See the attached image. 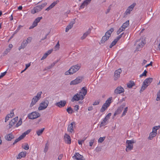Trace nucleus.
Here are the masks:
<instances>
[{
	"instance_id": "1",
	"label": "nucleus",
	"mask_w": 160,
	"mask_h": 160,
	"mask_svg": "<svg viewBox=\"0 0 160 160\" xmlns=\"http://www.w3.org/2000/svg\"><path fill=\"white\" fill-rule=\"evenodd\" d=\"M87 88L85 87H83L81 91L78 93H77L73 96L72 99V101L74 102L75 101H78L79 100H82L87 94Z\"/></svg>"
},
{
	"instance_id": "2",
	"label": "nucleus",
	"mask_w": 160,
	"mask_h": 160,
	"mask_svg": "<svg viewBox=\"0 0 160 160\" xmlns=\"http://www.w3.org/2000/svg\"><path fill=\"white\" fill-rule=\"evenodd\" d=\"M153 79V78H149L145 79L143 82L141 89L140 90V92H142L148 86L150 85Z\"/></svg>"
},
{
	"instance_id": "3",
	"label": "nucleus",
	"mask_w": 160,
	"mask_h": 160,
	"mask_svg": "<svg viewBox=\"0 0 160 160\" xmlns=\"http://www.w3.org/2000/svg\"><path fill=\"white\" fill-rule=\"evenodd\" d=\"M112 97H110L108 98L106 101L102 105L100 109V112H103L109 107L112 102Z\"/></svg>"
},
{
	"instance_id": "4",
	"label": "nucleus",
	"mask_w": 160,
	"mask_h": 160,
	"mask_svg": "<svg viewBox=\"0 0 160 160\" xmlns=\"http://www.w3.org/2000/svg\"><path fill=\"white\" fill-rule=\"evenodd\" d=\"M80 67L78 65H75L71 67L68 71L66 72L65 74L66 75L72 74L77 71L80 68Z\"/></svg>"
},
{
	"instance_id": "5",
	"label": "nucleus",
	"mask_w": 160,
	"mask_h": 160,
	"mask_svg": "<svg viewBox=\"0 0 160 160\" xmlns=\"http://www.w3.org/2000/svg\"><path fill=\"white\" fill-rule=\"evenodd\" d=\"M114 30L113 28H111L108 31L105 33L104 36H103L101 40L102 43H104L105 41L108 40L111 36V34Z\"/></svg>"
},
{
	"instance_id": "6",
	"label": "nucleus",
	"mask_w": 160,
	"mask_h": 160,
	"mask_svg": "<svg viewBox=\"0 0 160 160\" xmlns=\"http://www.w3.org/2000/svg\"><path fill=\"white\" fill-rule=\"evenodd\" d=\"M46 2L42 3L40 5H37L31 10V13L34 14L35 13L40 11L46 5Z\"/></svg>"
},
{
	"instance_id": "7",
	"label": "nucleus",
	"mask_w": 160,
	"mask_h": 160,
	"mask_svg": "<svg viewBox=\"0 0 160 160\" xmlns=\"http://www.w3.org/2000/svg\"><path fill=\"white\" fill-rule=\"evenodd\" d=\"M135 142L133 140H127L126 141V151L128 152L131 150L133 148V144Z\"/></svg>"
},
{
	"instance_id": "8",
	"label": "nucleus",
	"mask_w": 160,
	"mask_h": 160,
	"mask_svg": "<svg viewBox=\"0 0 160 160\" xmlns=\"http://www.w3.org/2000/svg\"><path fill=\"white\" fill-rule=\"evenodd\" d=\"M42 94V92H39L37 93L36 96L33 98L30 105L31 107H32L35 105L36 102L41 98Z\"/></svg>"
},
{
	"instance_id": "9",
	"label": "nucleus",
	"mask_w": 160,
	"mask_h": 160,
	"mask_svg": "<svg viewBox=\"0 0 160 160\" xmlns=\"http://www.w3.org/2000/svg\"><path fill=\"white\" fill-rule=\"evenodd\" d=\"M129 25V20H128L125 22L124 23L122 26L117 31V34H119L121 32L124 31Z\"/></svg>"
},
{
	"instance_id": "10",
	"label": "nucleus",
	"mask_w": 160,
	"mask_h": 160,
	"mask_svg": "<svg viewBox=\"0 0 160 160\" xmlns=\"http://www.w3.org/2000/svg\"><path fill=\"white\" fill-rule=\"evenodd\" d=\"M160 128L159 126H156L152 128V132H151L149 135L148 139L151 140L155 137L157 134V130Z\"/></svg>"
},
{
	"instance_id": "11",
	"label": "nucleus",
	"mask_w": 160,
	"mask_h": 160,
	"mask_svg": "<svg viewBox=\"0 0 160 160\" xmlns=\"http://www.w3.org/2000/svg\"><path fill=\"white\" fill-rule=\"evenodd\" d=\"M40 116V114L37 112H33L29 114L28 117L30 119H33L37 118Z\"/></svg>"
},
{
	"instance_id": "12",
	"label": "nucleus",
	"mask_w": 160,
	"mask_h": 160,
	"mask_svg": "<svg viewBox=\"0 0 160 160\" xmlns=\"http://www.w3.org/2000/svg\"><path fill=\"white\" fill-rule=\"evenodd\" d=\"M31 130H28L26 131L23 133L21 135H20L18 138L15 139L14 142L13 144H15L16 143L20 141L23 138H24L26 136V135L28 134L31 131Z\"/></svg>"
},
{
	"instance_id": "13",
	"label": "nucleus",
	"mask_w": 160,
	"mask_h": 160,
	"mask_svg": "<svg viewBox=\"0 0 160 160\" xmlns=\"http://www.w3.org/2000/svg\"><path fill=\"white\" fill-rule=\"evenodd\" d=\"M48 102L47 100H46L41 102L38 107L39 110H42L46 108L48 106Z\"/></svg>"
},
{
	"instance_id": "14",
	"label": "nucleus",
	"mask_w": 160,
	"mask_h": 160,
	"mask_svg": "<svg viewBox=\"0 0 160 160\" xmlns=\"http://www.w3.org/2000/svg\"><path fill=\"white\" fill-rule=\"evenodd\" d=\"M145 43V41L144 39H140L136 42L137 45V48L138 50L140 48H142Z\"/></svg>"
},
{
	"instance_id": "15",
	"label": "nucleus",
	"mask_w": 160,
	"mask_h": 160,
	"mask_svg": "<svg viewBox=\"0 0 160 160\" xmlns=\"http://www.w3.org/2000/svg\"><path fill=\"white\" fill-rule=\"evenodd\" d=\"M42 18V17L37 18L33 22L32 26L30 27V29L38 25V23Z\"/></svg>"
},
{
	"instance_id": "16",
	"label": "nucleus",
	"mask_w": 160,
	"mask_h": 160,
	"mask_svg": "<svg viewBox=\"0 0 160 160\" xmlns=\"http://www.w3.org/2000/svg\"><path fill=\"white\" fill-rule=\"evenodd\" d=\"M136 5L135 3H133L132 4L128 7L125 11V13L126 15L130 14V12L132 10Z\"/></svg>"
},
{
	"instance_id": "17",
	"label": "nucleus",
	"mask_w": 160,
	"mask_h": 160,
	"mask_svg": "<svg viewBox=\"0 0 160 160\" xmlns=\"http://www.w3.org/2000/svg\"><path fill=\"white\" fill-rule=\"evenodd\" d=\"M124 92V89L121 86L118 87L114 90V93L116 94H121Z\"/></svg>"
},
{
	"instance_id": "18",
	"label": "nucleus",
	"mask_w": 160,
	"mask_h": 160,
	"mask_svg": "<svg viewBox=\"0 0 160 160\" xmlns=\"http://www.w3.org/2000/svg\"><path fill=\"white\" fill-rule=\"evenodd\" d=\"M82 78L80 77H77L74 80L70 82V84L71 85H75L78 84L81 82L82 81Z\"/></svg>"
},
{
	"instance_id": "19",
	"label": "nucleus",
	"mask_w": 160,
	"mask_h": 160,
	"mask_svg": "<svg viewBox=\"0 0 160 160\" xmlns=\"http://www.w3.org/2000/svg\"><path fill=\"white\" fill-rule=\"evenodd\" d=\"M92 0H85L82 3L80 7V9L84 8L85 6H87L90 3Z\"/></svg>"
},
{
	"instance_id": "20",
	"label": "nucleus",
	"mask_w": 160,
	"mask_h": 160,
	"mask_svg": "<svg viewBox=\"0 0 160 160\" xmlns=\"http://www.w3.org/2000/svg\"><path fill=\"white\" fill-rule=\"evenodd\" d=\"M64 139L65 142L68 144L71 143V139L70 137L67 134H65L64 137Z\"/></svg>"
},
{
	"instance_id": "21",
	"label": "nucleus",
	"mask_w": 160,
	"mask_h": 160,
	"mask_svg": "<svg viewBox=\"0 0 160 160\" xmlns=\"http://www.w3.org/2000/svg\"><path fill=\"white\" fill-rule=\"evenodd\" d=\"M74 124V122H72L69 124L68 127V131L71 133L73 132L74 129L73 127V125Z\"/></svg>"
},
{
	"instance_id": "22",
	"label": "nucleus",
	"mask_w": 160,
	"mask_h": 160,
	"mask_svg": "<svg viewBox=\"0 0 160 160\" xmlns=\"http://www.w3.org/2000/svg\"><path fill=\"white\" fill-rule=\"evenodd\" d=\"M27 152L25 151L20 152L17 157V159H21L22 158H24L26 156Z\"/></svg>"
},
{
	"instance_id": "23",
	"label": "nucleus",
	"mask_w": 160,
	"mask_h": 160,
	"mask_svg": "<svg viewBox=\"0 0 160 160\" xmlns=\"http://www.w3.org/2000/svg\"><path fill=\"white\" fill-rule=\"evenodd\" d=\"M66 103L65 101H61L60 102L56 103L55 105L60 108L64 107Z\"/></svg>"
},
{
	"instance_id": "24",
	"label": "nucleus",
	"mask_w": 160,
	"mask_h": 160,
	"mask_svg": "<svg viewBox=\"0 0 160 160\" xmlns=\"http://www.w3.org/2000/svg\"><path fill=\"white\" fill-rule=\"evenodd\" d=\"M18 117H16L15 118H13L9 122V128H11L12 126L14 125L16 122L18 120Z\"/></svg>"
},
{
	"instance_id": "25",
	"label": "nucleus",
	"mask_w": 160,
	"mask_h": 160,
	"mask_svg": "<svg viewBox=\"0 0 160 160\" xmlns=\"http://www.w3.org/2000/svg\"><path fill=\"white\" fill-rule=\"evenodd\" d=\"M122 70L120 69H119L115 71L114 75L115 79H117L120 77V74Z\"/></svg>"
},
{
	"instance_id": "26",
	"label": "nucleus",
	"mask_w": 160,
	"mask_h": 160,
	"mask_svg": "<svg viewBox=\"0 0 160 160\" xmlns=\"http://www.w3.org/2000/svg\"><path fill=\"white\" fill-rule=\"evenodd\" d=\"M5 139L8 141H11L12 139L14 138V136L12 135V133L6 135L5 137Z\"/></svg>"
},
{
	"instance_id": "27",
	"label": "nucleus",
	"mask_w": 160,
	"mask_h": 160,
	"mask_svg": "<svg viewBox=\"0 0 160 160\" xmlns=\"http://www.w3.org/2000/svg\"><path fill=\"white\" fill-rule=\"evenodd\" d=\"M14 116V113L13 111L11 112L10 114H8L5 117V122H6L10 118H12Z\"/></svg>"
},
{
	"instance_id": "28",
	"label": "nucleus",
	"mask_w": 160,
	"mask_h": 160,
	"mask_svg": "<svg viewBox=\"0 0 160 160\" xmlns=\"http://www.w3.org/2000/svg\"><path fill=\"white\" fill-rule=\"evenodd\" d=\"M82 156L79 153L76 152L74 155V156H73V158L75 159L79 160L82 159Z\"/></svg>"
},
{
	"instance_id": "29",
	"label": "nucleus",
	"mask_w": 160,
	"mask_h": 160,
	"mask_svg": "<svg viewBox=\"0 0 160 160\" xmlns=\"http://www.w3.org/2000/svg\"><path fill=\"white\" fill-rule=\"evenodd\" d=\"M28 44L27 41H26V40H23L21 46L18 48L19 50H20L21 49L24 48L27 46Z\"/></svg>"
},
{
	"instance_id": "30",
	"label": "nucleus",
	"mask_w": 160,
	"mask_h": 160,
	"mask_svg": "<svg viewBox=\"0 0 160 160\" xmlns=\"http://www.w3.org/2000/svg\"><path fill=\"white\" fill-rule=\"evenodd\" d=\"M52 51V49L49 50L48 51L46 52L44 54L43 56L41 58V60H42L46 58L48 55L50 54L51 53Z\"/></svg>"
},
{
	"instance_id": "31",
	"label": "nucleus",
	"mask_w": 160,
	"mask_h": 160,
	"mask_svg": "<svg viewBox=\"0 0 160 160\" xmlns=\"http://www.w3.org/2000/svg\"><path fill=\"white\" fill-rule=\"evenodd\" d=\"M59 1H56L53 2L49 7L47 8L46 10L48 11L53 8L58 2Z\"/></svg>"
},
{
	"instance_id": "32",
	"label": "nucleus",
	"mask_w": 160,
	"mask_h": 160,
	"mask_svg": "<svg viewBox=\"0 0 160 160\" xmlns=\"http://www.w3.org/2000/svg\"><path fill=\"white\" fill-rule=\"evenodd\" d=\"M74 22H71L68 25L66 28V32H68L70 29H71L74 24Z\"/></svg>"
},
{
	"instance_id": "33",
	"label": "nucleus",
	"mask_w": 160,
	"mask_h": 160,
	"mask_svg": "<svg viewBox=\"0 0 160 160\" xmlns=\"http://www.w3.org/2000/svg\"><path fill=\"white\" fill-rule=\"evenodd\" d=\"M108 120L106 119V118H104L103 119V120L101 122L100 124V127H102L103 126H104L106 125L107 124V122H108Z\"/></svg>"
},
{
	"instance_id": "34",
	"label": "nucleus",
	"mask_w": 160,
	"mask_h": 160,
	"mask_svg": "<svg viewBox=\"0 0 160 160\" xmlns=\"http://www.w3.org/2000/svg\"><path fill=\"white\" fill-rule=\"evenodd\" d=\"M91 32L90 30H88L85 32L83 35L81 37V39L82 40L85 39L87 36L89 35Z\"/></svg>"
},
{
	"instance_id": "35",
	"label": "nucleus",
	"mask_w": 160,
	"mask_h": 160,
	"mask_svg": "<svg viewBox=\"0 0 160 160\" xmlns=\"http://www.w3.org/2000/svg\"><path fill=\"white\" fill-rule=\"evenodd\" d=\"M134 82L133 81H130L127 84V86L129 88H132L134 85Z\"/></svg>"
},
{
	"instance_id": "36",
	"label": "nucleus",
	"mask_w": 160,
	"mask_h": 160,
	"mask_svg": "<svg viewBox=\"0 0 160 160\" xmlns=\"http://www.w3.org/2000/svg\"><path fill=\"white\" fill-rule=\"evenodd\" d=\"M44 130V128H43L41 129L38 130L36 132L38 136L41 135L42 133L43 132Z\"/></svg>"
},
{
	"instance_id": "37",
	"label": "nucleus",
	"mask_w": 160,
	"mask_h": 160,
	"mask_svg": "<svg viewBox=\"0 0 160 160\" xmlns=\"http://www.w3.org/2000/svg\"><path fill=\"white\" fill-rule=\"evenodd\" d=\"M117 41H116L115 40H114L112 42L110 45L109 46V48H111L112 47L115 45Z\"/></svg>"
},
{
	"instance_id": "38",
	"label": "nucleus",
	"mask_w": 160,
	"mask_h": 160,
	"mask_svg": "<svg viewBox=\"0 0 160 160\" xmlns=\"http://www.w3.org/2000/svg\"><path fill=\"white\" fill-rule=\"evenodd\" d=\"M22 123V119L20 118L19 121H18V122L17 123L16 125V127H18L20 125H21Z\"/></svg>"
},
{
	"instance_id": "39",
	"label": "nucleus",
	"mask_w": 160,
	"mask_h": 160,
	"mask_svg": "<svg viewBox=\"0 0 160 160\" xmlns=\"http://www.w3.org/2000/svg\"><path fill=\"white\" fill-rule=\"evenodd\" d=\"M10 49L9 48H7L6 49V50L4 51V52L3 53V56H4L7 54H8V53L10 52Z\"/></svg>"
},
{
	"instance_id": "40",
	"label": "nucleus",
	"mask_w": 160,
	"mask_h": 160,
	"mask_svg": "<svg viewBox=\"0 0 160 160\" xmlns=\"http://www.w3.org/2000/svg\"><path fill=\"white\" fill-rule=\"evenodd\" d=\"M22 147L25 150H28L29 148V146L27 143H26L25 145L22 146Z\"/></svg>"
},
{
	"instance_id": "41",
	"label": "nucleus",
	"mask_w": 160,
	"mask_h": 160,
	"mask_svg": "<svg viewBox=\"0 0 160 160\" xmlns=\"http://www.w3.org/2000/svg\"><path fill=\"white\" fill-rule=\"evenodd\" d=\"M67 112L69 114H72L73 112V110L71 107H69L67 109Z\"/></svg>"
},
{
	"instance_id": "42",
	"label": "nucleus",
	"mask_w": 160,
	"mask_h": 160,
	"mask_svg": "<svg viewBox=\"0 0 160 160\" xmlns=\"http://www.w3.org/2000/svg\"><path fill=\"white\" fill-rule=\"evenodd\" d=\"M105 138V137H100L98 141V142L101 143L102 142Z\"/></svg>"
},
{
	"instance_id": "43",
	"label": "nucleus",
	"mask_w": 160,
	"mask_h": 160,
	"mask_svg": "<svg viewBox=\"0 0 160 160\" xmlns=\"http://www.w3.org/2000/svg\"><path fill=\"white\" fill-rule=\"evenodd\" d=\"M160 100V90L159 91L157 94V97L156 98V100L157 101Z\"/></svg>"
},
{
	"instance_id": "44",
	"label": "nucleus",
	"mask_w": 160,
	"mask_h": 160,
	"mask_svg": "<svg viewBox=\"0 0 160 160\" xmlns=\"http://www.w3.org/2000/svg\"><path fill=\"white\" fill-rule=\"evenodd\" d=\"M59 46L60 45L59 43V42L58 41L57 44L54 47V48L55 49V50H57L59 49Z\"/></svg>"
},
{
	"instance_id": "45",
	"label": "nucleus",
	"mask_w": 160,
	"mask_h": 160,
	"mask_svg": "<svg viewBox=\"0 0 160 160\" xmlns=\"http://www.w3.org/2000/svg\"><path fill=\"white\" fill-rule=\"evenodd\" d=\"M128 108L127 107L125 108L124 110V111L122 113V117L124 116H125L126 115V113H127V111H128Z\"/></svg>"
},
{
	"instance_id": "46",
	"label": "nucleus",
	"mask_w": 160,
	"mask_h": 160,
	"mask_svg": "<svg viewBox=\"0 0 160 160\" xmlns=\"http://www.w3.org/2000/svg\"><path fill=\"white\" fill-rule=\"evenodd\" d=\"M48 143H47L45 144V147L44 149V152H46L48 149Z\"/></svg>"
},
{
	"instance_id": "47",
	"label": "nucleus",
	"mask_w": 160,
	"mask_h": 160,
	"mask_svg": "<svg viewBox=\"0 0 160 160\" xmlns=\"http://www.w3.org/2000/svg\"><path fill=\"white\" fill-rule=\"evenodd\" d=\"M147 72V71L146 70H145L144 72L140 75V77H141L143 76H146Z\"/></svg>"
},
{
	"instance_id": "48",
	"label": "nucleus",
	"mask_w": 160,
	"mask_h": 160,
	"mask_svg": "<svg viewBox=\"0 0 160 160\" xmlns=\"http://www.w3.org/2000/svg\"><path fill=\"white\" fill-rule=\"evenodd\" d=\"M111 115L112 114L111 113H109L105 116V118L108 120L109 119Z\"/></svg>"
},
{
	"instance_id": "49",
	"label": "nucleus",
	"mask_w": 160,
	"mask_h": 160,
	"mask_svg": "<svg viewBox=\"0 0 160 160\" xmlns=\"http://www.w3.org/2000/svg\"><path fill=\"white\" fill-rule=\"evenodd\" d=\"M6 71H5L3 72L2 73L1 75H0V79L2 78L3 77H4L6 73Z\"/></svg>"
},
{
	"instance_id": "50",
	"label": "nucleus",
	"mask_w": 160,
	"mask_h": 160,
	"mask_svg": "<svg viewBox=\"0 0 160 160\" xmlns=\"http://www.w3.org/2000/svg\"><path fill=\"white\" fill-rule=\"evenodd\" d=\"M32 40V38L31 37H28L27 38V39L26 41H27L28 43H30L31 41Z\"/></svg>"
},
{
	"instance_id": "51",
	"label": "nucleus",
	"mask_w": 160,
	"mask_h": 160,
	"mask_svg": "<svg viewBox=\"0 0 160 160\" xmlns=\"http://www.w3.org/2000/svg\"><path fill=\"white\" fill-rule=\"evenodd\" d=\"M94 142V139L91 140L89 142V146H92Z\"/></svg>"
},
{
	"instance_id": "52",
	"label": "nucleus",
	"mask_w": 160,
	"mask_h": 160,
	"mask_svg": "<svg viewBox=\"0 0 160 160\" xmlns=\"http://www.w3.org/2000/svg\"><path fill=\"white\" fill-rule=\"evenodd\" d=\"M79 109V106L78 105H76L74 107V109L75 111H78Z\"/></svg>"
},
{
	"instance_id": "53",
	"label": "nucleus",
	"mask_w": 160,
	"mask_h": 160,
	"mask_svg": "<svg viewBox=\"0 0 160 160\" xmlns=\"http://www.w3.org/2000/svg\"><path fill=\"white\" fill-rule=\"evenodd\" d=\"M85 139L83 140H78V143L79 145H82V142H83Z\"/></svg>"
},
{
	"instance_id": "54",
	"label": "nucleus",
	"mask_w": 160,
	"mask_h": 160,
	"mask_svg": "<svg viewBox=\"0 0 160 160\" xmlns=\"http://www.w3.org/2000/svg\"><path fill=\"white\" fill-rule=\"evenodd\" d=\"M63 156V155L62 154H61L59 155L58 157V159L59 160H60L62 159V157Z\"/></svg>"
},
{
	"instance_id": "55",
	"label": "nucleus",
	"mask_w": 160,
	"mask_h": 160,
	"mask_svg": "<svg viewBox=\"0 0 160 160\" xmlns=\"http://www.w3.org/2000/svg\"><path fill=\"white\" fill-rule=\"evenodd\" d=\"M31 65L30 63L27 64H26V68L25 70H26Z\"/></svg>"
},
{
	"instance_id": "56",
	"label": "nucleus",
	"mask_w": 160,
	"mask_h": 160,
	"mask_svg": "<svg viewBox=\"0 0 160 160\" xmlns=\"http://www.w3.org/2000/svg\"><path fill=\"white\" fill-rule=\"evenodd\" d=\"M99 101H95L94 102L93 105H98L99 104Z\"/></svg>"
},
{
	"instance_id": "57",
	"label": "nucleus",
	"mask_w": 160,
	"mask_h": 160,
	"mask_svg": "<svg viewBox=\"0 0 160 160\" xmlns=\"http://www.w3.org/2000/svg\"><path fill=\"white\" fill-rule=\"evenodd\" d=\"M8 47L9 48V49H10V50L12 48L13 45L12 44H9V45Z\"/></svg>"
},
{
	"instance_id": "58",
	"label": "nucleus",
	"mask_w": 160,
	"mask_h": 160,
	"mask_svg": "<svg viewBox=\"0 0 160 160\" xmlns=\"http://www.w3.org/2000/svg\"><path fill=\"white\" fill-rule=\"evenodd\" d=\"M22 7L21 6H19L18 8V10H21L22 9Z\"/></svg>"
},
{
	"instance_id": "59",
	"label": "nucleus",
	"mask_w": 160,
	"mask_h": 160,
	"mask_svg": "<svg viewBox=\"0 0 160 160\" xmlns=\"http://www.w3.org/2000/svg\"><path fill=\"white\" fill-rule=\"evenodd\" d=\"M120 38H119V36H118V37H117V38L116 39H115V40H116V41L118 42Z\"/></svg>"
},
{
	"instance_id": "60",
	"label": "nucleus",
	"mask_w": 160,
	"mask_h": 160,
	"mask_svg": "<svg viewBox=\"0 0 160 160\" xmlns=\"http://www.w3.org/2000/svg\"><path fill=\"white\" fill-rule=\"evenodd\" d=\"M150 65H151V66L152 65V62H150V63H149V64H147V65L146 66V67H148V66H150Z\"/></svg>"
},
{
	"instance_id": "61",
	"label": "nucleus",
	"mask_w": 160,
	"mask_h": 160,
	"mask_svg": "<svg viewBox=\"0 0 160 160\" xmlns=\"http://www.w3.org/2000/svg\"><path fill=\"white\" fill-rule=\"evenodd\" d=\"M92 107H89L88 108V111H91V110H92Z\"/></svg>"
},
{
	"instance_id": "62",
	"label": "nucleus",
	"mask_w": 160,
	"mask_h": 160,
	"mask_svg": "<svg viewBox=\"0 0 160 160\" xmlns=\"http://www.w3.org/2000/svg\"><path fill=\"white\" fill-rule=\"evenodd\" d=\"M124 34V33L123 32L120 35H119L118 36H119V37L120 38H121L122 36V35Z\"/></svg>"
},
{
	"instance_id": "63",
	"label": "nucleus",
	"mask_w": 160,
	"mask_h": 160,
	"mask_svg": "<svg viewBox=\"0 0 160 160\" xmlns=\"http://www.w3.org/2000/svg\"><path fill=\"white\" fill-rule=\"evenodd\" d=\"M146 62H147L146 60H143V62L144 64L146 63Z\"/></svg>"
},
{
	"instance_id": "64",
	"label": "nucleus",
	"mask_w": 160,
	"mask_h": 160,
	"mask_svg": "<svg viewBox=\"0 0 160 160\" xmlns=\"http://www.w3.org/2000/svg\"><path fill=\"white\" fill-rule=\"evenodd\" d=\"M2 11H0V16L2 15Z\"/></svg>"
}]
</instances>
